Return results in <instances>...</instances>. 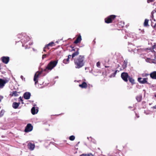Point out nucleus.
<instances>
[{"mask_svg": "<svg viewBox=\"0 0 156 156\" xmlns=\"http://www.w3.org/2000/svg\"><path fill=\"white\" fill-rule=\"evenodd\" d=\"M75 67L76 69H80L84 65L85 58L84 56L80 55L74 59Z\"/></svg>", "mask_w": 156, "mask_h": 156, "instance_id": "nucleus-1", "label": "nucleus"}, {"mask_svg": "<svg viewBox=\"0 0 156 156\" xmlns=\"http://www.w3.org/2000/svg\"><path fill=\"white\" fill-rule=\"evenodd\" d=\"M58 60L51 61L48 65L46 68L42 71L45 72L46 73H48L49 71H51L57 65L58 63Z\"/></svg>", "mask_w": 156, "mask_h": 156, "instance_id": "nucleus-2", "label": "nucleus"}, {"mask_svg": "<svg viewBox=\"0 0 156 156\" xmlns=\"http://www.w3.org/2000/svg\"><path fill=\"white\" fill-rule=\"evenodd\" d=\"M117 16L115 15H111L106 18L105 19V23H112Z\"/></svg>", "mask_w": 156, "mask_h": 156, "instance_id": "nucleus-3", "label": "nucleus"}, {"mask_svg": "<svg viewBox=\"0 0 156 156\" xmlns=\"http://www.w3.org/2000/svg\"><path fill=\"white\" fill-rule=\"evenodd\" d=\"M128 73L126 72L122 73L121 74V77L122 79L125 82H127L128 79L129 77Z\"/></svg>", "mask_w": 156, "mask_h": 156, "instance_id": "nucleus-4", "label": "nucleus"}, {"mask_svg": "<svg viewBox=\"0 0 156 156\" xmlns=\"http://www.w3.org/2000/svg\"><path fill=\"white\" fill-rule=\"evenodd\" d=\"M147 78H142L140 77H139L138 78V81L141 84H149L147 81Z\"/></svg>", "mask_w": 156, "mask_h": 156, "instance_id": "nucleus-5", "label": "nucleus"}, {"mask_svg": "<svg viewBox=\"0 0 156 156\" xmlns=\"http://www.w3.org/2000/svg\"><path fill=\"white\" fill-rule=\"evenodd\" d=\"M33 129V127L31 124H28L25 127L24 131L27 133L31 131Z\"/></svg>", "mask_w": 156, "mask_h": 156, "instance_id": "nucleus-6", "label": "nucleus"}, {"mask_svg": "<svg viewBox=\"0 0 156 156\" xmlns=\"http://www.w3.org/2000/svg\"><path fill=\"white\" fill-rule=\"evenodd\" d=\"M2 61L5 64H7L10 60V58L8 56H3L0 58Z\"/></svg>", "mask_w": 156, "mask_h": 156, "instance_id": "nucleus-7", "label": "nucleus"}, {"mask_svg": "<svg viewBox=\"0 0 156 156\" xmlns=\"http://www.w3.org/2000/svg\"><path fill=\"white\" fill-rule=\"evenodd\" d=\"M54 44V43L53 42H51L48 44L45 45L43 49V51H46L47 50H49L50 49L49 47H52Z\"/></svg>", "mask_w": 156, "mask_h": 156, "instance_id": "nucleus-8", "label": "nucleus"}, {"mask_svg": "<svg viewBox=\"0 0 156 156\" xmlns=\"http://www.w3.org/2000/svg\"><path fill=\"white\" fill-rule=\"evenodd\" d=\"M79 49L76 48V49H73L72 50V51H75L74 53H73L72 55V59L71 60H72L73 59V58L76 56L78 55L79 54Z\"/></svg>", "mask_w": 156, "mask_h": 156, "instance_id": "nucleus-9", "label": "nucleus"}, {"mask_svg": "<svg viewBox=\"0 0 156 156\" xmlns=\"http://www.w3.org/2000/svg\"><path fill=\"white\" fill-rule=\"evenodd\" d=\"M8 82V80H4L2 79H0V88L3 87L5 84Z\"/></svg>", "mask_w": 156, "mask_h": 156, "instance_id": "nucleus-10", "label": "nucleus"}, {"mask_svg": "<svg viewBox=\"0 0 156 156\" xmlns=\"http://www.w3.org/2000/svg\"><path fill=\"white\" fill-rule=\"evenodd\" d=\"M31 96L30 93L29 92H25L23 94L24 98L26 99H30Z\"/></svg>", "mask_w": 156, "mask_h": 156, "instance_id": "nucleus-11", "label": "nucleus"}, {"mask_svg": "<svg viewBox=\"0 0 156 156\" xmlns=\"http://www.w3.org/2000/svg\"><path fill=\"white\" fill-rule=\"evenodd\" d=\"M41 74V72H39L38 74L35 73L34 78V80L35 81V84H36L38 82L37 78L39 75Z\"/></svg>", "mask_w": 156, "mask_h": 156, "instance_id": "nucleus-12", "label": "nucleus"}, {"mask_svg": "<svg viewBox=\"0 0 156 156\" xmlns=\"http://www.w3.org/2000/svg\"><path fill=\"white\" fill-rule=\"evenodd\" d=\"M28 148L31 151L33 150L35 147V145L31 143H29L27 145Z\"/></svg>", "mask_w": 156, "mask_h": 156, "instance_id": "nucleus-13", "label": "nucleus"}, {"mask_svg": "<svg viewBox=\"0 0 156 156\" xmlns=\"http://www.w3.org/2000/svg\"><path fill=\"white\" fill-rule=\"evenodd\" d=\"M82 40L81 36L80 34L79 35L76 40L74 41V43L77 44L80 42Z\"/></svg>", "mask_w": 156, "mask_h": 156, "instance_id": "nucleus-14", "label": "nucleus"}, {"mask_svg": "<svg viewBox=\"0 0 156 156\" xmlns=\"http://www.w3.org/2000/svg\"><path fill=\"white\" fill-rule=\"evenodd\" d=\"M79 86L82 88H86L87 87V85L85 82H83L81 84H79Z\"/></svg>", "mask_w": 156, "mask_h": 156, "instance_id": "nucleus-15", "label": "nucleus"}, {"mask_svg": "<svg viewBox=\"0 0 156 156\" xmlns=\"http://www.w3.org/2000/svg\"><path fill=\"white\" fill-rule=\"evenodd\" d=\"M150 77L153 79H156V71H154L151 73L150 74Z\"/></svg>", "mask_w": 156, "mask_h": 156, "instance_id": "nucleus-16", "label": "nucleus"}, {"mask_svg": "<svg viewBox=\"0 0 156 156\" xmlns=\"http://www.w3.org/2000/svg\"><path fill=\"white\" fill-rule=\"evenodd\" d=\"M20 104V102L17 103L15 102L13 103L12 106L14 108L16 109L18 108Z\"/></svg>", "mask_w": 156, "mask_h": 156, "instance_id": "nucleus-17", "label": "nucleus"}, {"mask_svg": "<svg viewBox=\"0 0 156 156\" xmlns=\"http://www.w3.org/2000/svg\"><path fill=\"white\" fill-rule=\"evenodd\" d=\"M128 80L132 84H133L135 83V80L132 77L129 76V77Z\"/></svg>", "mask_w": 156, "mask_h": 156, "instance_id": "nucleus-18", "label": "nucleus"}, {"mask_svg": "<svg viewBox=\"0 0 156 156\" xmlns=\"http://www.w3.org/2000/svg\"><path fill=\"white\" fill-rule=\"evenodd\" d=\"M149 20L147 19H145L144 23V27H147L149 26L148 25Z\"/></svg>", "mask_w": 156, "mask_h": 156, "instance_id": "nucleus-19", "label": "nucleus"}, {"mask_svg": "<svg viewBox=\"0 0 156 156\" xmlns=\"http://www.w3.org/2000/svg\"><path fill=\"white\" fill-rule=\"evenodd\" d=\"M127 61H124L123 62V64L122 65V68L123 69H125L127 67Z\"/></svg>", "mask_w": 156, "mask_h": 156, "instance_id": "nucleus-20", "label": "nucleus"}, {"mask_svg": "<svg viewBox=\"0 0 156 156\" xmlns=\"http://www.w3.org/2000/svg\"><path fill=\"white\" fill-rule=\"evenodd\" d=\"M142 97L141 95L137 96L136 97V99L138 102H140L142 100Z\"/></svg>", "mask_w": 156, "mask_h": 156, "instance_id": "nucleus-21", "label": "nucleus"}, {"mask_svg": "<svg viewBox=\"0 0 156 156\" xmlns=\"http://www.w3.org/2000/svg\"><path fill=\"white\" fill-rule=\"evenodd\" d=\"M31 112L32 114L34 115L37 113V112H36L35 108V107H33L31 109Z\"/></svg>", "mask_w": 156, "mask_h": 156, "instance_id": "nucleus-22", "label": "nucleus"}, {"mask_svg": "<svg viewBox=\"0 0 156 156\" xmlns=\"http://www.w3.org/2000/svg\"><path fill=\"white\" fill-rule=\"evenodd\" d=\"M80 156H94V155L91 153L88 154H82L80 155Z\"/></svg>", "mask_w": 156, "mask_h": 156, "instance_id": "nucleus-23", "label": "nucleus"}, {"mask_svg": "<svg viewBox=\"0 0 156 156\" xmlns=\"http://www.w3.org/2000/svg\"><path fill=\"white\" fill-rule=\"evenodd\" d=\"M12 96H14L15 97H16L19 95L18 93L16 91H13L12 93Z\"/></svg>", "mask_w": 156, "mask_h": 156, "instance_id": "nucleus-24", "label": "nucleus"}, {"mask_svg": "<svg viewBox=\"0 0 156 156\" xmlns=\"http://www.w3.org/2000/svg\"><path fill=\"white\" fill-rule=\"evenodd\" d=\"M69 58H67L66 59H65L63 60V63L65 64H66L69 63Z\"/></svg>", "mask_w": 156, "mask_h": 156, "instance_id": "nucleus-25", "label": "nucleus"}, {"mask_svg": "<svg viewBox=\"0 0 156 156\" xmlns=\"http://www.w3.org/2000/svg\"><path fill=\"white\" fill-rule=\"evenodd\" d=\"M5 112L4 110H2L0 112V117L2 116Z\"/></svg>", "mask_w": 156, "mask_h": 156, "instance_id": "nucleus-26", "label": "nucleus"}, {"mask_svg": "<svg viewBox=\"0 0 156 156\" xmlns=\"http://www.w3.org/2000/svg\"><path fill=\"white\" fill-rule=\"evenodd\" d=\"M75 139V136L73 135H72L69 137V139L71 141L74 140Z\"/></svg>", "mask_w": 156, "mask_h": 156, "instance_id": "nucleus-27", "label": "nucleus"}, {"mask_svg": "<svg viewBox=\"0 0 156 156\" xmlns=\"http://www.w3.org/2000/svg\"><path fill=\"white\" fill-rule=\"evenodd\" d=\"M117 71H118L117 70H116V71H115L114 72V73H113L111 75V76H112L113 77H115V76L116 74L117 73Z\"/></svg>", "mask_w": 156, "mask_h": 156, "instance_id": "nucleus-28", "label": "nucleus"}, {"mask_svg": "<svg viewBox=\"0 0 156 156\" xmlns=\"http://www.w3.org/2000/svg\"><path fill=\"white\" fill-rule=\"evenodd\" d=\"M97 66L98 67H100V63L99 62H98L97 63Z\"/></svg>", "mask_w": 156, "mask_h": 156, "instance_id": "nucleus-29", "label": "nucleus"}, {"mask_svg": "<svg viewBox=\"0 0 156 156\" xmlns=\"http://www.w3.org/2000/svg\"><path fill=\"white\" fill-rule=\"evenodd\" d=\"M48 55L47 54H44V55H43L42 56L43 59L44 58H46V56H48Z\"/></svg>", "mask_w": 156, "mask_h": 156, "instance_id": "nucleus-30", "label": "nucleus"}, {"mask_svg": "<svg viewBox=\"0 0 156 156\" xmlns=\"http://www.w3.org/2000/svg\"><path fill=\"white\" fill-rule=\"evenodd\" d=\"M19 99H20V101H22V104L23 103V102H22L23 101V100L22 99V98H21V97H20L19 98Z\"/></svg>", "mask_w": 156, "mask_h": 156, "instance_id": "nucleus-31", "label": "nucleus"}, {"mask_svg": "<svg viewBox=\"0 0 156 156\" xmlns=\"http://www.w3.org/2000/svg\"><path fill=\"white\" fill-rule=\"evenodd\" d=\"M153 1H154V0H148L147 1V2L148 3H150L151 2H152Z\"/></svg>", "mask_w": 156, "mask_h": 156, "instance_id": "nucleus-32", "label": "nucleus"}, {"mask_svg": "<svg viewBox=\"0 0 156 156\" xmlns=\"http://www.w3.org/2000/svg\"><path fill=\"white\" fill-rule=\"evenodd\" d=\"M3 98V97L0 95V102H1Z\"/></svg>", "mask_w": 156, "mask_h": 156, "instance_id": "nucleus-33", "label": "nucleus"}, {"mask_svg": "<svg viewBox=\"0 0 156 156\" xmlns=\"http://www.w3.org/2000/svg\"><path fill=\"white\" fill-rule=\"evenodd\" d=\"M71 57H72V55H69L68 56V58H69V59L71 58Z\"/></svg>", "mask_w": 156, "mask_h": 156, "instance_id": "nucleus-34", "label": "nucleus"}, {"mask_svg": "<svg viewBox=\"0 0 156 156\" xmlns=\"http://www.w3.org/2000/svg\"><path fill=\"white\" fill-rule=\"evenodd\" d=\"M151 108H152L153 109H156V105H155V106L152 107Z\"/></svg>", "mask_w": 156, "mask_h": 156, "instance_id": "nucleus-35", "label": "nucleus"}, {"mask_svg": "<svg viewBox=\"0 0 156 156\" xmlns=\"http://www.w3.org/2000/svg\"><path fill=\"white\" fill-rule=\"evenodd\" d=\"M149 75V74H145V76H148Z\"/></svg>", "mask_w": 156, "mask_h": 156, "instance_id": "nucleus-36", "label": "nucleus"}, {"mask_svg": "<svg viewBox=\"0 0 156 156\" xmlns=\"http://www.w3.org/2000/svg\"><path fill=\"white\" fill-rule=\"evenodd\" d=\"M105 68H108V67H109V66H105Z\"/></svg>", "mask_w": 156, "mask_h": 156, "instance_id": "nucleus-37", "label": "nucleus"}, {"mask_svg": "<svg viewBox=\"0 0 156 156\" xmlns=\"http://www.w3.org/2000/svg\"><path fill=\"white\" fill-rule=\"evenodd\" d=\"M119 66V64L118 65V68Z\"/></svg>", "mask_w": 156, "mask_h": 156, "instance_id": "nucleus-38", "label": "nucleus"}, {"mask_svg": "<svg viewBox=\"0 0 156 156\" xmlns=\"http://www.w3.org/2000/svg\"><path fill=\"white\" fill-rule=\"evenodd\" d=\"M155 97L156 98V94L155 95Z\"/></svg>", "mask_w": 156, "mask_h": 156, "instance_id": "nucleus-39", "label": "nucleus"}, {"mask_svg": "<svg viewBox=\"0 0 156 156\" xmlns=\"http://www.w3.org/2000/svg\"><path fill=\"white\" fill-rule=\"evenodd\" d=\"M72 48H74V47H72Z\"/></svg>", "mask_w": 156, "mask_h": 156, "instance_id": "nucleus-40", "label": "nucleus"}, {"mask_svg": "<svg viewBox=\"0 0 156 156\" xmlns=\"http://www.w3.org/2000/svg\"><path fill=\"white\" fill-rule=\"evenodd\" d=\"M149 105H151V104H150Z\"/></svg>", "mask_w": 156, "mask_h": 156, "instance_id": "nucleus-41", "label": "nucleus"}]
</instances>
